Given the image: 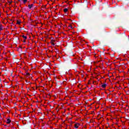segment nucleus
Masks as SVG:
<instances>
[{
  "mask_svg": "<svg viewBox=\"0 0 129 129\" xmlns=\"http://www.w3.org/2000/svg\"><path fill=\"white\" fill-rule=\"evenodd\" d=\"M79 125H80V124H79V123H75V128H78V127H79Z\"/></svg>",
  "mask_w": 129,
  "mask_h": 129,
  "instance_id": "obj_1",
  "label": "nucleus"
},
{
  "mask_svg": "<svg viewBox=\"0 0 129 129\" xmlns=\"http://www.w3.org/2000/svg\"><path fill=\"white\" fill-rule=\"evenodd\" d=\"M11 122H12V120L10 119V118H8L6 121V123H7L8 124L11 123Z\"/></svg>",
  "mask_w": 129,
  "mask_h": 129,
  "instance_id": "obj_2",
  "label": "nucleus"
},
{
  "mask_svg": "<svg viewBox=\"0 0 129 129\" xmlns=\"http://www.w3.org/2000/svg\"><path fill=\"white\" fill-rule=\"evenodd\" d=\"M69 30H72L73 29V27L72 26V25L70 24L68 27Z\"/></svg>",
  "mask_w": 129,
  "mask_h": 129,
  "instance_id": "obj_3",
  "label": "nucleus"
},
{
  "mask_svg": "<svg viewBox=\"0 0 129 129\" xmlns=\"http://www.w3.org/2000/svg\"><path fill=\"white\" fill-rule=\"evenodd\" d=\"M33 7H34V5L33 4H31V5H28V8L29 9H32V8H33Z\"/></svg>",
  "mask_w": 129,
  "mask_h": 129,
  "instance_id": "obj_4",
  "label": "nucleus"
},
{
  "mask_svg": "<svg viewBox=\"0 0 129 129\" xmlns=\"http://www.w3.org/2000/svg\"><path fill=\"white\" fill-rule=\"evenodd\" d=\"M21 37H22V38H23V39H24L25 40H27V39H28L27 36H25L24 35H22Z\"/></svg>",
  "mask_w": 129,
  "mask_h": 129,
  "instance_id": "obj_5",
  "label": "nucleus"
},
{
  "mask_svg": "<svg viewBox=\"0 0 129 129\" xmlns=\"http://www.w3.org/2000/svg\"><path fill=\"white\" fill-rule=\"evenodd\" d=\"M8 3L9 4V5H12V3H13L12 0H8Z\"/></svg>",
  "mask_w": 129,
  "mask_h": 129,
  "instance_id": "obj_6",
  "label": "nucleus"
},
{
  "mask_svg": "<svg viewBox=\"0 0 129 129\" xmlns=\"http://www.w3.org/2000/svg\"><path fill=\"white\" fill-rule=\"evenodd\" d=\"M63 12H64V13H67L68 12V9L66 8V9H63Z\"/></svg>",
  "mask_w": 129,
  "mask_h": 129,
  "instance_id": "obj_7",
  "label": "nucleus"
},
{
  "mask_svg": "<svg viewBox=\"0 0 129 129\" xmlns=\"http://www.w3.org/2000/svg\"><path fill=\"white\" fill-rule=\"evenodd\" d=\"M102 87L103 88H105V87H106V84H102Z\"/></svg>",
  "mask_w": 129,
  "mask_h": 129,
  "instance_id": "obj_8",
  "label": "nucleus"
},
{
  "mask_svg": "<svg viewBox=\"0 0 129 129\" xmlns=\"http://www.w3.org/2000/svg\"><path fill=\"white\" fill-rule=\"evenodd\" d=\"M24 4H26V3H27V2H28V0H22Z\"/></svg>",
  "mask_w": 129,
  "mask_h": 129,
  "instance_id": "obj_9",
  "label": "nucleus"
},
{
  "mask_svg": "<svg viewBox=\"0 0 129 129\" xmlns=\"http://www.w3.org/2000/svg\"><path fill=\"white\" fill-rule=\"evenodd\" d=\"M20 24H21V22L19 21H17V25H20Z\"/></svg>",
  "mask_w": 129,
  "mask_h": 129,
  "instance_id": "obj_10",
  "label": "nucleus"
},
{
  "mask_svg": "<svg viewBox=\"0 0 129 129\" xmlns=\"http://www.w3.org/2000/svg\"><path fill=\"white\" fill-rule=\"evenodd\" d=\"M2 30H3V27L0 25V31H2Z\"/></svg>",
  "mask_w": 129,
  "mask_h": 129,
  "instance_id": "obj_11",
  "label": "nucleus"
},
{
  "mask_svg": "<svg viewBox=\"0 0 129 129\" xmlns=\"http://www.w3.org/2000/svg\"><path fill=\"white\" fill-rule=\"evenodd\" d=\"M26 39H24V40H23V42H24V43H26Z\"/></svg>",
  "mask_w": 129,
  "mask_h": 129,
  "instance_id": "obj_12",
  "label": "nucleus"
},
{
  "mask_svg": "<svg viewBox=\"0 0 129 129\" xmlns=\"http://www.w3.org/2000/svg\"><path fill=\"white\" fill-rule=\"evenodd\" d=\"M51 44H52V45H54V43H52Z\"/></svg>",
  "mask_w": 129,
  "mask_h": 129,
  "instance_id": "obj_13",
  "label": "nucleus"
},
{
  "mask_svg": "<svg viewBox=\"0 0 129 129\" xmlns=\"http://www.w3.org/2000/svg\"><path fill=\"white\" fill-rule=\"evenodd\" d=\"M18 1H19V2H20V1H21V0H18Z\"/></svg>",
  "mask_w": 129,
  "mask_h": 129,
  "instance_id": "obj_14",
  "label": "nucleus"
},
{
  "mask_svg": "<svg viewBox=\"0 0 129 129\" xmlns=\"http://www.w3.org/2000/svg\"><path fill=\"white\" fill-rule=\"evenodd\" d=\"M1 1H2V0H0V2H1Z\"/></svg>",
  "mask_w": 129,
  "mask_h": 129,
  "instance_id": "obj_15",
  "label": "nucleus"
}]
</instances>
